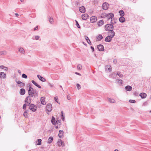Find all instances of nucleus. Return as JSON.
I'll list each match as a JSON object with an SVG mask.
<instances>
[{"mask_svg":"<svg viewBox=\"0 0 151 151\" xmlns=\"http://www.w3.org/2000/svg\"><path fill=\"white\" fill-rule=\"evenodd\" d=\"M116 74L114 72L112 73L109 75L110 77L112 78H115L116 77Z\"/></svg>","mask_w":151,"mask_h":151,"instance_id":"23","label":"nucleus"},{"mask_svg":"<svg viewBox=\"0 0 151 151\" xmlns=\"http://www.w3.org/2000/svg\"><path fill=\"white\" fill-rule=\"evenodd\" d=\"M119 21L120 22L123 23L125 21V19L124 17H121L119 19Z\"/></svg>","mask_w":151,"mask_h":151,"instance_id":"24","label":"nucleus"},{"mask_svg":"<svg viewBox=\"0 0 151 151\" xmlns=\"http://www.w3.org/2000/svg\"><path fill=\"white\" fill-rule=\"evenodd\" d=\"M37 145H40L41 144V142L42 140L40 139H38L37 140Z\"/></svg>","mask_w":151,"mask_h":151,"instance_id":"36","label":"nucleus"},{"mask_svg":"<svg viewBox=\"0 0 151 151\" xmlns=\"http://www.w3.org/2000/svg\"><path fill=\"white\" fill-rule=\"evenodd\" d=\"M53 137H50L48 139L47 143L48 144L51 143L53 140Z\"/></svg>","mask_w":151,"mask_h":151,"instance_id":"28","label":"nucleus"},{"mask_svg":"<svg viewBox=\"0 0 151 151\" xmlns=\"http://www.w3.org/2000/svg\"><path fill=\"white\" fill-rule=\"evenodd\" d=\"M64 132L63 130H59V132L58 136L60 138H61L63 135Z\"/></svg>","mask_w":151,"mask_h":151,"instance_id":"21","label":"nucleus"},{"mask_svg":"<svg viewBox=\"0 0 151 151\" xmlns=\"http://www.w3.org/2000/svg\"><path fill=\"white\" fill-rule=\"evenodd\" d=\"M17 79H16L15 80V81L18 84H20V83H21V82L20 81H17Z\"/></svg>","mask_w":151,"mask_h":151,"instance_id":"51","label":"nucleus"},{"mask_svg":"<svg viewBox=\"0 0 151 151\" xmlns=\"http://www.w3.org/2000/svg\"><path fill=\"white\" fill-rule=\"evenodd\" d=\"M134 94L135 96H137V95H138V93L137 92H134Z\"/></svg>","mask_w":151,"mask_h":151,"instance_id":"59","label":"nucleus"},{"mask_svg":"<svg viewBox=\"0 0 151 151\" xmlns=\"http://www.w3.org/2000/svg\"><path fill=\"white\" fill-rule=\"evenodd\" d=\"M76 86L77 88L79 90L81 88V86L79 84H77L76 85Z\"/></svg>","mask_w":151,"mask_h":151,"instance_id":"49","label":"nucleus"},{"mask_svg":"<svg viewBox=\"0 0 151 151\" xmlns=\"http://www.w3.org/2000/svg\"><path fill=\"white\" fill-rule=\"evenodd\" d=\"M97 48L98 49L99 51H103L104 50V47L103 45L99 44L97 46Z\"/></svg>","mask_w":151,"mask_h":151,"instance_id":"8","label":"nucleus"},{"mask_svg":"<svg viewBox=\"0 0 151 151\" xmlns=\"http://www.w3.org/2000/svg\"><path fill=\"white\" fill-rule=\"evenodd\" d=\"M53 19L52 18L50 17L49 18V21L50 22L51 24L53 22Z\"/></svg>","mask_w":151,"mask_h":151,"instance_id":"44","label":"nucleus"},{"mask_svg":"<svg viewBox=\"0 0 151 151\" xmlns=\"http://www.w3.org/2000/svg\"><path fill=\"white\" fill-rule=\"evenodd\" d=\"M25 90L24 89L22 88L20 90V94L21 95H24L25 93Z\"/></svg>","mask_w":151,"mask_h":151,"instance_id":"19","label":"nucleus"},{"mask_svg":"<svg viewBox=\"0 0 151 151\" xmlns=\"http://www.w3.org/2000/svg\"><path fill=\"white\" fill-rule=\"evenodd\" d=\"M48 84L49 86L51 87H53L54 86V85L53 83H48Z\"/></svg>","mask_w":151,"mask_h":151,"instance_id":"50","label":"nucleus"},{"mask_svg":"<svg viewBox=\"0 0 151 151\" xmlns=\"http://www.w3.org/2000/svg\"><path fill=\"white\" fill-rule=\"evenodd\" d=\"M89 16L87 14H83L82 15V18L83 20H86L88 18Z\"/></svg>","mask_w":151,"mask_h":151,"instance_id":"10","label":"nucleus"},{"mask_svg":"<svg viewBox=\"0 0 151 151\" xmlns=\"http://www.w3.org/2000/svg\"><path fill=\"white\" fill-rule=\"evenodd\" d=\"M58 145L59 147L62 146L63 147L65 146V144L64 142L62 141L61 139H59L57 142Z\"/></svg>","mask_w":151,"mask_h":151,"instance_id":"7","label":"nucleus"},{"mask_svg":"<svg viewBox=\"0 0 151 151\" xmlns=\"http://www.w3.org/2000/svg\"><path fill=\"white\" fill-rule=\"evenodd\" d=\"M109 33L110 34V35L109 36H111V37L112 38H113L115 34L114 32L113 31V30H111V31H109Z\"/></svg>","mask_w":151,"mask_h":151,"instance_id":"22","label":"nucleus"},{"mask_svg":"<svg viewBox=\"0 0 151 151\" xmlns=\"http://www.w3.org/2000/svg\"><path fill=\"white\" fill-rule=\"evenodd\" d=\"M19 51L22 54H24L25 53L24 50L22 47H20L19 49Z\"/></svg>","mask_w":151,"mask_h":151,"instance_id":"27","label":"nucleus"},{"mask_svg":"<svg viewBox=\"0 0 151 151\" xmlns=\"http://www.w3.org/2000/svg\"><path fill=\"white\" fill-rule=\"evenodd\" d=\"M106 68L108 69L109 72H111L112 70V68L111 66L109 65H107L106 66Z\"/></svg>","mask_w":151,"mask_h":151,"instance_id":"31","label":"nucleus"},{"mask_svg":"<svg viewBox=\"0 0 151 151\" xmlns=\"http://www.w3.org/2000/svg\"><path fill=\"white\" fill-rule=\"evenodd\" d=\"M6 77V73L3 72L0 73V78H1L4 79Z\"/></svg>","mask_w":151,"mask_h":151,"instance_id":"14","label":"nucleus"},{"mask_svg":"<svg viewBox=\"0 0 151 151\" xmlns=\"http://www.w3.org/2000/svg\"><path fill=\"white\" fill-rule=\"evenodd\" d=\"M114 28V26L111 24H107L104 26L105 29L106 31H109L111 30H113Z\"/></svg>","mask_w":151,"mask_h":151,"instance_id":"2","label":"nucleus"},{"mask_svg":"<svg viewBox=\"0 0 151 151\" xmlns=\"http://www.w3.org/2000/svg\"><path fill=\"white\" fill-rule=\"evenodd\" d=\"M31 98H30L29 99V101H30L29 102H27L26 103L27 106H29L31 104L30 103L31 102Z\"/></svg>","mask_w":151,"mask_h":151,"instance_id":"42","label":"nucleus"},{"mask_svg":"<svg viewBox=\"0 0 151 151\" xmlns=\"http://www.w3.org/2000/svg\"><path fill=\"white\" fill-rule=\"evenodd\" d=\"M23 116L25 118H28L29 117L28 113H27V112H24Z\"/></svg>","mask_w":151,"mask_h":151,"instance_id":"37","label":"nucleus"},{"mask_svg":"<svg viewBox=\"0 0 151 151\" xmlns=\"http://www.w3.org/2000/svg\"><path fill=\"white\" fill-rule=\"evenodd\" d=\"M7 53V52L6 51H3L0 52V55H5Z\"/></svg>","mask_w":151,"mask_h":151,"instance_id":"35","label":"nucleus"},{"mask_svg":"<svg viewBox=\"0 0 151 151\" xmlns=\"http://www.w3.org/2000/svg\"><path fill=\"white\" fill-rule=\"evenodd\" d=\"M75 22L76 23V26L77 27H78V28H81V27L80 26L78 22L76 20H75Z\"/></svg>","mask_w":151,"mask_h":151,"instance_id":"39","label":"nucleus"},{"mask_svg":"<svg viewBox=\"0 0 151 151\" xmlns=\"http://www.w3.org/2000/svg\"><path fill=\"white\" fill-rule=\"evenodd\" d=\"M82 66L80 64H78L77 66V69L79 70H80L81 69Z\"/></svg>","mask_w":151,"mask_h":151,"instance_id":"41","label":"nucleus"},{"mask_svg":"<svg viewBox=\"0 0 151 151\" xmlns=\"http://www.w3.org/2000/svg\"><path fill=\"white\" fill-rule=\"evenodd\" d=\"M112 38L111 36H108L106 37L105 41L106 42H111Z\"/></svg>","mask_w":151,"mask_h":151,"instance_id":"11","label":"nucleus"},{"mask_svg":"<svg viewBox=\"0 0 151 151\" xmlns=\"http://www.w3.org/2000/svg\"><path fill=\"white\" fill-rule=\"evenodd\" d=\"M139 96L142 99L145 98L147 96V94L144 93H142L139 94Z\"/></svg>","mask_w":151,"mask_h":151,"instance_id":"16","label":"nucleus"},{"mask_svg":"<svg viewBox=\"0 0 151 151\" xmlns=\"http://www.w3.org/2000/svg\"><path fill=\"white\" fill-rule=\"evenodd\" d=\"M125 89L127 91H130L132 89V87L130 86H125Z\"/></svg>","mask_w":151,"mask_h":151,"instance_id":"20","label":"nucleus"},{"mask_svg":"<svg viewBox=\"0 0 151 151\" xmlns=\"http://www.w3.org/2000/svg\"><path fill=\"white\" fill-rule=\"evenodd\" d=\"M37 106L33 104H31L29 106V109L33 112H35L37 110Z\"/></svg>","mask_w":151,"mask_h":151,"instance_id":"4","label":"nucleus"},{"mask_svg":"<svg viewBox=\"0 0 151 151\" xmlns=\"http://www.w3.org/2000/svg\"><path fill=\"white\" fill-rule=\"evenodd\" d=\"M129 101L131 103H135L136 102L135 100H129Z\"/></svg>","mask_w":151,"mask_h":151,"instance_id":"46","label":"nucleus"},{"mask_svg":"<svg viewBox=\"0 0 151 151\" xmlns=\"http://www.w3.org/2000/svg\"><path fill=\"white\" fill-rule=\"evenodd\" d=\"M119 13L120 16L121 17H124V12L122 10H120L119 11Z\"/></svg>","mask_w":151,"mask_h":151,"instance_id":"30","label":"nucleus"},{"mask_svg":"<svg viewBox=\"0 0 151 151\" xmlns=\"http://www.w3.org/2000/svg\"><path fill=\"white\" fill-rule=\"evenodd\" d=\"M67 98L68 100H70V97L68 95L67 96Z\"/></svg>","mask_w":151,"mask_h":151,"instance_id":"63","label":"nucleus"},{"mask_svg":"<svg viewBox=\"0 0 151 151\" xmlns=\"http://www.w3.org/2000/svg\"><path fill=\"white\" fill-rule=\"evenodd\" d=\"M116 74L120 78H122L123 76V75L119 71L117 72Z\"/></svg>","mask_w":151,"mask_h":151,"instance_id":"33","label":"nucleus"},{"mask_svg":"<svg viewBox=\"0 0 151 151\" xmlns=\"http://www.w3.org/2000/svg\"><path fill=\"white\" fill-rule=\"evenodd\" d=\"M0 68L4 69L5 70H8V68L4 66V65H0Z\"/></svg>","mask_w":151,"mask_h":151,"instance_id":"34","label":"nucleus"},{"mask_svg":"<svg viewBox=\"0 0 151 151\" xmlns=\"http://www.w3.org/2000/svg\"><path fill=\"white\" fill-rule=\"evenodd\" d=\"M36 86L37 87H38V88H41V87L40 85H38V84H37V86Z\"/></svg>","mask_w":151,"mask_h":151,"instance_id":"58","label":"nucleus"},{"mask_svg":"<svg viewBox=\"0 0 151 151\" xmlns=\"http://www.w3.org/2000/svg\"><path fill=\"white\" fill-rule=\"evenodd\" d=\"M104 24V21L103 20H101L98 21L97 22V24L99 27H100L102 26Z\"/></svg>","mask_w":151,"mask_h":151,"instance_id":"18","label":"nucleus"},{"mask_svg":"<svg viewBox=\"0 0 151 151\" xmlns=\"http://www.w3.org/2000/svg\"><path fill=\"white\" fill-rule=\"evenodd\" d=\"M107 14L105 13H102L101 14V17L102 18L106 17Z\"/></svg>","mask_w":151,"mask_h":151,"instance_id":"38","label":"nucleus"},{"mask_svg":"<svg viewBox=\"0 0 151 151\" xmlns=\"http://www.w3.org/2000/svg\"><path fill=\"white\" fill-rule=\"evenodd\" d=\"M22 77L23 78H24L25 79H26L27 78V76L25 74L23 73L22 75Z\"/></svg>","mask_w":151,"mask_h":151,"instance_id":"43","label":"nucleus"},{"mask_svg":"<svg viewBox=\"0 0 151 151\" xmlns=\"http://www.w3.org/2000/svg\"><path fill=\"white\" fill-rule=\"evenodd\" d=\"M37 77L38 78V79L41 81L42 82H45L46 81V79L43 78V77L41 76L40 75H37Z\"/></svg>","mask_w":151,"mask_h":151,"instance_id":"12","label":"nucleus"},{"mask_svg":"<svg viewBox=\"0 0 151 151\" xmlns=\"http://www.w3.org/2000/svg\"><path fill=\"white\" fill-rule=\"evenodd\" d=\"M91 48L92 50V52H93L94 51V49L93 47H92V46H91Z\"/></svg>","mask_w":151,"mask_h":151,"instance_id":"54","label":"nucleus"},{"mask_svg":"<svg viewBox=\"0 0 151 151\" xmlns=\"http://www.w3.org/2000/svg\"><path fill=\"white\" fill-rule=\"evenodd\" d=\"M147 102H145L143 104L144 105H147Z\"/></svg>","mask_w":151,"mask_h":151,"instance_id":"60","label":"nucleus"},{"mask_svg":"<svg viewBox=\"0 0 151 151\" xmlns=\"http://www.w3.org/2000/svg\"><path fill=\"white\" fill-rule=\"evenodd\" d=\"M109 102L111 103H114L115 102V100L113 99L109 98Z\"/></svg>","mask_w":151,"mask_h":151,"instance_id":"40","label":"nucleus"},{"mask_svg":"<svg viewBox=\"0 0 151 151\" xmlns=\"http://www.w3.org/2000/svg\"><path fill=\"white\" fill-rule=\"evenodd\" d=\"M60 120H59L58 121H56V122H55V124H59L60 123Z\"/></svg>","mask_w":151,"mask_h":151,"instance_id":"57","label":"nucleus"},{"mask_svg":"<svg viewBox=\"0 0 151 151\" xmlns=\"http://www.w3.org/2000/svg\"><path fill=\"white\" fill-rule=\"evenodd\" d=\"M76 5H78L79 4V2L78 1H76Z\"/></svg>","mask_w":151,"mask_h":151,"instance_id":"62","label":"nucleus"},{"mask_svg":"<svg viewBox=\"0 0 151 151\" xmlns=\"http://www.w3.org/2000/svg\"><path fill=\"white\" fill-rule=\"evenodd\" d=\"M116 83L119 84L120 85H121L122 84V81L120 79H116Z\"/></svg>","mask_w":151,"mask_h":151,"instance_id":"25","label":"nucleus"},{"mask_svg":"<svg viewBox=\"0 0 151 151\" xmlns=\"http://www.w3.org/2000/svg\"><path fill=\"white\" fill-rule=\"evenodd\" d=\"M40 38V37L39 36H34L32 37V39L34 40H38Z\"/></svg>","mask_w":151,"mask_h":151,"instance_id":"32","label":"nucleus"},{"mask_svg":"<svg viewBox=\"0 0 151 151\" xmlns=\"http://www.w3.org/2000/svg\"><path fill=\"white\" fill-rule=\"evenodd\" d=\"M87 42L90 45H91L92 44H91V42L90 40H88L87 41Z\"/></svg>","mask_w":151,"mask_h":151,"instance_id":"53","label":"nucleus"},{"mask_svg":"<svg viewBox=\"0 0 151 151\" xmlns=\"http://www.w3.org/2000/svg\"><path fill=\"white\" fill-rule=\"evenodd\" d=\"M61 117H62V118H61L63 120H63H64V119H65V117H64V116H61Z\"/></svg>","mask_w":151,"mask_h":151,"instance_id":"61","label":"nucleus"},{"mask_svg":"<svg viewBox=\"0 0 151 151\" xmlns=\"http://www.w3.org/2000/svg\"><path fill=\"white\" fill-rule=\"evenodd\" d=\"M90 20L91 22L94 23L96 22L97 20V18L95 16H92L90 18Z\"/></svg>","mask_w":151,"mask_h":151,"instance_id":"9","label":"nucleus"},{"mask_svg":"<svg viewBox=\"0 0 151 151\" xmlns=\"http://www.w3.org/2000/svg\"><path fill=\"white\" fill-rule=\"evenodd\" d=\"M55 117L53 116H52V119L51 120V122L52 123V124L54 125H55Z\"/></svg>","mask_w":151,"mask_h":151,"instance_id":"26","label":"nucleus"},{"mask_svg":"<svg viewBox=\"0 0 151 151\" xmlns=\"http://www.w3.org/2000/svg\"><path fill=\"white\" fill-rule=\"evenodd\" d=\"M103 38V37L102 35L101 34L99 35L97 37L98 41H100Z\"/></svg>","mask_w":151,"mask_h":151,"instance_id":"29","label":"nucleus"},{"mask_svg":"<svg viewBox=\"0 0 151 151\" xmlns=\"http://www.w3.org/2000/svg\"><path fill=\"white\" fill-rule=\"evenodd\" d=\"M117 20L116 19H115L113 18L111 20L110 23L113 26V25L117 22Z\"/></svg>","mask_w":151,"mask_h":151,"instance_id":"17","label":"nucleus"},{"mask_svg":"<svg viewBox=\"0 0 151 151\" xmlns=\"http://www.w3.org/2000/svg\"><path fill=\"white\" fill-rule=\"evenodd\" d=\"M45 98L44 97H42L40 99L41 103L43 105H45L46 104V102L45 101Z\"/></svg>","mask_w":151,"mask_h":151,"instance_id":"15","label":"nucleus"},{"mask_svg":"<svg viewBox=\"0 0 151 151\" xmlns=\"http://www.w3.org/2000/svg\"><path fill=\"white\" fill-rule=\"evenodd\" d=\"M25 84L22 82H21V83L20 84V87H22L24 86H25Z\"/></svg>","mask_w":151,"mask_h":151,"instance_id":"47","label":"nucleus"},{"mask_svg":"<svg viewBox=\"0 0 151 151\" xmlns=\"http://www.w3.org/2000/svg\"><path fill=\"white\" fill-rule=\"evenodd\" d=\"M27 106V104H23V109L24 110H26V107Z\"/></svg>","mask_w":151,"mask_h":151,"instance_id":"45","label":"nucleus"},{"mask_svg":"<svg viewBox=\"0 0 151 151\" xmlns=\"http://www.w3.org/2000/svg\"><path fill=\"white\" fill-rule=\"evenodd\" d=\"M109 5V4L107 3L104 2L103 3L102 6V8L104 10H106L108 9Z\"/></svg>","mask_w":151,"mask_h":151,"instance_id":"6","label":"nucleus"},{"mask_svg":"<svg viewBox=\"0 0 151 151\" xmlns=\"http://www.w3.org/2000/svg\"><path fill=\"white\" fill-rule=\"evenodd\" d=\"M114 14L112 13H110L106 14V17L107 20H109L110 19L112 20L114 17Z\"/></svg>","mask_w":151,"mask_h":151,"instance_id":"5","label":"nucleus"},{"mask_svg":"<svg viewBox=\"0 0 151 151\" xmlns=\"http://www.w3.org/2000/svg\"><path fill=\"white\" fill-rule=\"evenodd\" d=\"M79 11L82 13H85L86 12V9L84 6H82L79 8Z\"/></svg>","mask_w":151,"mask_h":151,"instance_id":"13","label":"nucleus"},{"mask_svg":"<svg viewBox=\"0 0 151 151\" xmlns=\"http://www.w3.org/2000/svg\"><path fill=\"white\" fill-rule=\"evenodd\" d=\"M117 62V60L116 59H114L113 60V63L115 64H116Z\"/></svg>","mask_w":151,"mask_h":151,"instance_id":"56","label":"nucleus"},{"mask_svg":"<svg viewBox=\"0 0 151 151\" xmlns=\"http://www.w3.org/2000/svg\"><path fill=\"white\" fill-rule=\"evenodd\" d=\"M46 111L47 113L49 114V113L48 112H50L52 110V105L50 104H48L46 106Z\"/></svg>","mask_w":151,"mask_h":151,"instance_id":"3","label":"nucleus"},{"mask_svg":"<svg viewBox=\"0 0 151 151\" xmlns=\"http://www.w3.org/2000/svg\"><path fill=\"white\" fill-rule=\"evenodd\" d=\"M54 99H55V101L56 102H57L58 103V98L56 96V97H55ZM59 104H60V103H59Z\"/></svg>","mask_w":151,"mask_h":151,"instance_id":"48","label":"nucleus"},{"mask_svg":"<svg viewBox=\"0 0 151 151\" xmlns=\"http://www.w3.org/2000/svg\"><path fill=\"white\" fill-rule=\"evenodd\" d=\"M85 40H86V41H87H87H88V40H89L88 37L86 36H85Z\"/></svg>","mask_w":151,"mask_h":151,"instance_id":"52","label":"nucleus"},{"mask_svg":"<svg viewBox=\"0 0 151 151\" xmlns=\"http://www.w3.org/2000/svg\"><path fill=\"white\" fill-rule=\"evenodd\" d=\"M38 29V27L37 26H36L34 29V30L36 31Z\"/></svg>","mask_w":151,"mask_h":151,"instance_id":"55","label":"nucleus"},{"mask_svg":"<svg viewBox=\"0 0 151 151\" xmlns=\"http://www.w3.org/2000/svg\"><path fill=\"white\" fill-rule=\"evenodd\" d=\"M61 116H63V111H62L61 112Z\"/></svg>","mask_w":151,"mask_h":151,"instance_id":"64","label":"nucleus"},{"mask_svg":"<svg viewBox=\"0 0 151 151\" xmlns=\"http://www.w3.org/2000/svg\"><path fill=\"white\" fill-rule=\"evenodd\" d=\"M28 94L29 96L26 97L24 101L26 103L28 102V101L29 100L30 98H31L33 97L35 98L37 97L38 96V92L29 85L28 90Z\"/></svg>","mask_w":151,"mask_h":151,"instance_id":"1","label":"nucleus"}]
</instances>
